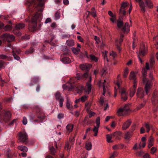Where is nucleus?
I'll use <instances>...</instances> for the list:
<instances>
[{
    "label": "nucleus",
    "mask_w": 158,
    "mask_h": 158,
    "mask_svg": "<svg viewBox=\"0 0 158 158\" xmlns=\"http://www.w3.org/2000/svg\"><path fill=\"white\" fill-rule=\"evenodd\" d=\"M147 70L145 68H143L142 69V73L143 74V81L144 84H145V89L146 94H148L149 92V90L151 88L152 85V81L149 80L146 77V76L147 73Z\"/></svg>",
    "instance_id": "f257e3e1"
},
{
    "label": "nucleus",
    "mask_w": 158,
    "mask_h": 158,
    "mask_svg": "<svg viewBox=\"0 0 158 158\" xmlns=\"http://www.w3.org/2000/svg\"><path fill=\"white\" fill-rule=\"evenodd\" d=\"M42 15L41 13H37L32 18L31 23L34 24L31 28V30L33 31H35L36 29L37 23V22H40L42 19Z\"/></svg>",
    "instance_id": "f03ea898"
},
{
    "label": "nucleus",
    "mask_w": 158,
    "mask_h": 158,
    "mask_svg": "<svg viewBox=\"0 0 158 158\" xmlns=\"http://www.w3.org/2000/svg\"><path fill=\"white\" fill-rule=\"evenodd\" d=\"M138 2L139 5L142 12H144L145 11V5L144 2L142 0H135ZM146 5L149 8L153 7V4L151 0H144Z\"/></svg>",
    "instance_id": "7ed1b4c3"
},
{
    "label": "nucleus",
    "mask_w": 158,
    "mask_h": 158,
    "mask_svg": "<svg viewBox=\"0 0 158 158\" xmlns=\"http://www.w3.org/2000/svg\"><path fill=\"white\" fill-rule=\"evenodd\" d=\"M55 97L56 100L59 101L60 107H62L64 101V98L62 96L61 94L59 92H57L55 94Z\"/></svg>",
    "instance_id": "20e7f679"
},
{
    "label": "nucleus",
    "mask_w": 158,
    "mask_h": 158,
    "mask_svg": "<svg viewBox=\"0 0 158 158\" xmlns=\"http://www.w3.org/2000/svg\"><path fill=\"white\" fill-rule=\"evenodd\" d=\"M2 38L4 40H6L8 42H11L14 41L15 37L12 35L8 34H3L1 36Z\"/></svg>",
    "instance_id": "39448f33"
},
{
    "label": "nucleus",
    "mask_w": 158,
    "mask_h": 158,
    "mask_svg": "<svg viewBox=\"0 0 158 158\" xmlns=\"http://www.w3.org/2000/svg\"><path fill=\"white\" fill-rule=\"evenodd\" d=\"M136 53L137 55L138 54L139 56H144L147 53V50L143 44H140L139 52L137 51Z\"/></svg>",
    "instance_id": "423d86ee"
},
{
    "label": "nucleus",
    "mask_w": 158,
    "mask_h": 158,
    "mask_svg": "<svg viewBox=\"0 0 158 158\" xmlns=\"http://www.w3.org/2000/svg\"><path fill=\"white\" fill-rule=\"evenodd\" d=\"M119 91L121 94V98L123 101H126L127 99V94L124 88H119Z\"/></svg>",
    "instance_id": "0eeeda50"
},
{
    "label": "nucleus",
    "mask_w": 158,
    "mask_h": 158,
    "mask_svg": "<svg viewBox=\"0 0 158 158\" xmlns=\"http://www.w3.org/2000/svg\"><path fill=\"white\" fill-rule=\"evenodd\" d=\"M27 139V135L26 132L19 133V140L22 142H26Z\"/></svg>",
    "instance_id": "6e6552de"
},
{
    "label": "nucleus",
    "mask_w": 158,
    "mask_h": 158,
    "mask_svg": "<svg viewBox=\"0 0 158 158\" xmlns=\"http://www.w3.org/2000/svg\"><path fill=\"white\" fill-rule=\"evenodd\" d=\"M39 2V4L36 7V10L38 12L41 11L42 12L43 10V9L42 8L44 4V0H37Z\"/></svg>",
    "instance_id": "1a4fd4ad"
},
{
    "label": "nucleus",
    "mask_w": 158,
    "mask_h": 158,
    "mask_svg": "<svg viewBox=\"0 0 158 158\" xmlns=\"http://www.w3.org/2000/svg\"><path fill=\"white\" fill-rule=\"evenodd\" d=\"M131 123V121L130 119L127 120L123 123L122 127L123 130H125L127 129L129 127Z\"/></svg>",
    "instance_id": "9d476101"
},
{
    "label": "nucleus",
    "mask_w": 158,
    "mask_h": 158,
    "mask_svg": "<svg viewBox=\"0 0 158 158\" xmlns=\"http://www.w3.org/2000/svg\"><path fill=\"white\" fill-rule=\"evenodd\" d=\"M130 26L128 22H126L123 25L122 30L125 33H128L130 31Z\"/></svg>",
    "instance_id": "9b49d317"
},
{
    "label": "nucleus",
    "mask_w": 158,
    "mask_h": 158,
    "mask_svg": "<svg viewBox=\"0 0 158 158\" xmlns=\"http://www.w3.org/2000/svg\"><path fill=\"white\" fill-rule=\"evenodd\" d=\"M136 95L138 97L140 98H142L143 97L144 91L142 88L139 87L138 88Z\"/></svg>",
    "instance_id": "f8f14e48"
},
{
    "label": "nucleus",
    "mask_w": 158,
    "mask_h": 158,
    "mask_svg": "<svg viewBox=\"0 0 158 158\" xmlns=\"http://www.w3.org/2000/svg\"><path fill=\"white\" fill-rule=\"evenodd\" d=\"M136 73L134 72H131L130 73L129 76V79L130 80H133L134 81V85H135V82H136V85H137V81L136 80Z\"/></svg>",
    "instance_id": "ddd939ff"
},
{
    "label": "nucleus",
    "mask_w": 158,
    "mask_h": 158,
    "mask_svg": "<svg viewBox=\"0 0 158 158\" xmlns=\"http://www.w3.org/2000/svg\"><path fill=\"white\" fill-rule=\"evenodd\" d=\"M136 82H135V85H133L132 88L131 89L130 93V97H132L134 95L135 92L136 88L137 87Z\"/></svg>",
    "instance_id": "4468645a"
},
{
    "label": "nucleus",
    "mask_w": 158,
    "mask_h": 158,
    "mask_svg": "<svg viewBox=\"0 0 158 158\" xmlns=\"http://www.w3.org/2000/svg\"><path fill=\"white\" fill-rule=\"evenodd\" d=\"M154 139L152 136H150L148 139V147L149 148H150L154 145Z\"/></svg>",
    "instance_id": "2eb2a0df"
},
{
    "label": "nucleus",
    "mask_w": 158,
    "mask_h": 158,
    "mask_svg": "<svg viewBox=\"0 0 158 158\" xmlns=\"http://www.w3.org/2000/svg\"><path fill=\"white\" fill-rule=\"evenodd\" d=\"M11 117V114L10 112L7 111L6 112L4 116L3 120L5 122H8L10 119Z\"/></svg>",
    "instance_id": "dca6fc26"
},
{
    "label": "nucleus",
    "mask_w": 158,
    "mask_h": 158,
    "mask_svg": "<svg viewBox=\"0 0 158 158\" xmlns=\"http://www.w3.org/2000/svg\"><path fill=\"white\" fill-rule=\"evenodd\" d=\"M91 67V65L89 64H82L80 66V68L83 70H86L88 71Z\"/></svg>",
    "instance_id": "f3484780"
},
{
    "label": "nucleus",
    "mask_w": 158,
    "mask_h": 158,
    "mask_svg": "<svg viewBox=\"0 0 158 158\" xmlns=\"http://www.w3.org/2000/svg\"><path fill=\"white\" fill-rule=\"evenodd\" d=\"M91 85L90 83H88L85 87V92L87 94H89L91 91Z\"/></svg>",
    "instance_id": "a211bd4d"
},
{
    "label": "nucleus",
    "mask_w": 158,
    "mask_h": 158,
    "mask_svg": "<svg viewBox=\"0 0 158 158\" xmlns=\"http://www.w3.org/2000/svg\"><path fill=\"white\" fill-rule=\"evenodd\" d=\"M113 137H115L116 139H120V136L122 135V133L120 131H117L112 134Z\"/></svg>",
    "instance_id": "6ab92c4d"
},
{
    "label": "nucleus",
    "mask_w": 158,
    "mask_h": 158,
    "mask_svg": "<svg viewBox=\"0 0 158 158\" xmlns=\"http://www.w3.org/2000/svg\"><path fill=\"white\" fill-rule=\"evenodd\" d=\"M117 114L118 116H122L126 114L127 113L122 108H120L118 110Z\"/></svg>",
    "instance_id": "aec40b11"
},
{
    "label": "nucleus",
    "mask_w": 158,
    "mask_h": 158,
    "mask_svg": "<svg viewBox=\"0 0 158 158\" xmlns=\"http://www.w3.org/2000/svg\"><path fill=\"white\" fill-rule=\"evenodd\" d=\"M108 82L106 81V80H104V82L102 83L103 86V93L102 95L103 96L105 95V94L106 90L107 85L108 84Z\"/></svg>",
    "instance_id": "412c9836"
},
{
    "label": "nucleus",
    "mask_w": 158,
    "mask_h": 158,
    "mask_svg": "<svg viewBox=\"0 0 158 158\" xmlns=\"http://www.w3.org/2000/svg\"><path fill=\"white\" fill-rule=\"evenodd\" d=\"M152 104L154 105L156 104L158 102V99L157 98V96L155 93H154L152 95Z\"/></svg>",
    "instance_id": "4be33fe9"
},
{
    "label": "nucleus",
    "mask_w": 158,
    "mask_h": 158,
    "mask_svg": "<svg viewBox=\"0 0 158 158\" xmlns=\"http://www.w3.org/2000/svg\"><path fill=\"white\" fill-rule=\"evenodd\" d=\"M129 4L127 2H122L121 5V8L119 10L120 12L121 13L122 9H125L128 6Z\"/></svg>",
    "instance_id": "5701e85b"
},
{
    "label": "nucleus",
    "mask_w": 158,
    "mask_h": 158,
    "mask_svg": "<svg viewBox=\"0 0 158 158\" xmlns=\"http://www.w3.org/2000/svg\"><path fill=\"white\" fill-rule=\"evenodd\" d=\"M123 18H120L117 21V26L119 28H121L123 24Z\"/></svg>",
    "instance_id": "b1692460"
},
{
    "label": "nucleus",
    "mask_w": 158,
    "mask_h": 158,
    "mask_svg": "<svg viewBox=\"0 0 158 158\" xmlns=\"http://www.w3.org/2000/svg\"><path fill=\"white\" fill-rule=\"evenodd\" d=\"M144 125L147 132H149L151 129L153 128L152 125L148 123H145Z\"/></svg>",
    "instance_id": "393cba45"
},
{
    "label": "nucleus",
    "mask_w": 158,
    "mask_h": 158,
    "mask_svg": "<svg viewBox=\"0 0 158 158\" xmlns=\"http://www.w3.org/2000/svg\"><path fill=\"white\" fill-rule=\"evenodd\" d=\"M132 135V133L127 131L125 133L124 139L126 140H129L131 137Z\"/></svg>",
    "instance_id": "a878e982"
},
{
    "label": "nucleus",
    "mask_w": 158,
    "mask_h": 158,
    "mask_svg": "<svg viewBox=\"0 0 158 158\" xmlns=\"http://www.w3.org/2000/svg\"><path fill=\"white\" fill-rule=\"evenodd\" d=\"M113 137V136L112 134L107 135H106V138L107 142H112L113 141L111 140V139Z\"/></svg>",
    "instance_id": "bb28decb"
},
{
    "label": "nucleus",
    "mask_w": 158,
    "mask_h": 158,
    "mask_svg": "<svg viewBox=\"0 0 158 158\" xmlns=\"http://www.w3.org/2000/svg\"><path fill=\"white\" fill-rule=\"evenodd\" d=\"M25 26L24 24L20 23L16 25L15 29L17 30H20L23 29L25 27Z\"/></svg>",
    "instance_id": "cd10ccee"
},
{
    "label": "nucleus",
    "mask_w": 158,
    "mask_h": 158,
    "mask_svg": "<svg viewBox=\"0 0 158 158\" xmlns=\"http://www.w3.org/2000/svg\"><path fill=\"white\" fill-rule=\"evenodd\" d=\"M73 125L72 124H68L66 127V129L67 131L69 133L71 132L73 128Z\"/></svg>",
    "instance_id": "c85d7f7f"
},
{
    "label": "nucleus",
    "mask_w": 158,
    "mask_h": 158,
    "mask_svg": "<svg viewBox=\"0 0 158 158\" xmlns=\"http://www.w3.org/2000/svg\"><path fill=\"white\" fill-rule=\"evenodd\" d=\"M73 146V145H71L69 143L67 142L66 143L64 147V149L67 150V151H69Z\"/></svg>",
    "instance_id": "c756f323"
},
{
    "label": "nucleus",
    "mask_w": 158,
    "mask_h": 158,
    "mask_svg": "<svg viewBox=\"0 0 158 158\" xmlns=\"http://www.w3.org/2000/svg\"><path fill=\"white\" fill-rule=\"evenodd\" d=\"M66 44L69 46H74V41L71 40H68L66 42Z\"/></svg>",
    "instance_id": "7c9ffc66"
},
{
    "label": "nucleus",
    "mask_w": 158,
    "mask_h": 158,
    "mask_svg": "<svg viewBox=\"0 0 158 158\" xmlns=\"http://www.w3.org/2000/svg\"><path fill=\"white\" fill-rule=\"evenodd\" d=\"M18 148L21 151L23 152H27L28 150L27 147L23 146H19L18 147Z\"/></svg>",
    "instance_id": "2f4dec72"
},
{
    "label": "nucleus",
    "mask_w": 158,
    "mask_h": 158,
    "mask_svg": "<svg viewBox=\"0 0 158 158\" xmlns=\"http://www.w3.org/2000/svg\"><path fill=\"white\" fill-rule=\"evenodd\" d=\"M99 127H98V126H94V128L93 129V131L94 132V135L95 136H96L97 135Z\"/></svg>",
    "instance_id": "473e14b6"
},
{
    "label": "nucleus",
    "mask_w": 158,
    "mask_h": 158,
    "mask_svg": "<svg viewBox=\"0 0 158 158\" xmlns=\"http://www.w3.org/2000/svg\"><path fill=\"white\" fill-rule=\"evenodd\" d=\"M62 61L64 64H68L70 63V60L69 58L67 57H65L63 58L62 59Z\"/></svg>",
    "instance_id": "72a5a7b5"
},
{
    "label": "nucleus",
    "mask_w": 158,
    "mask_h": 158,
    "mask_svg": "<svg viewBox=\"0 0 158 158\" xmlns=\"http://www.w3.org/2000/svg\"><path fill=\"white\" fill-rule=\"evenodd\" d=\"M92 148V143H87L85 145L86 149L88 150H91Z\"/></svg>",
    "instance_id": "f704fd0d"
},
{
    "label": "nucleus",
    "mask_w": 158,
    "mask_h": 158,
    "mask_svg": "<svg viewBox=\"0 0 158 158\" xmlns=\"http://www.w3.org/2000/svg\"><path fill=\"white\" fill-rule=\"evenodd\" d=\"M155 63V60L153 57H152L150 60V65L151 68L152 67Z\"/></svg>",
    "instance_id": "c9c22d12"
},
{
    "label": "nucleus",
    "mask_w": 158,
    "mask_h": 158,
    "mask_svg": "<svg viewBox=\"0 0 158 158\" xmlns=\"http://www.w3.org/2000/svg\"><path fill=\"white\" fill-rule=\"evenodd\" d=\"M67 101L66 103V106L68 109L71 110L72 109V106L69 103V98H67Z\"/></svg>",
    "instance_id": "e433bc0d"
},
{
    "label": "nucleus",
    "mask_w": 158,
    "mask_h": 158,
    "mask_svg": "<svg viewBox=\"0 0 158 158\" xmlns=\"http://www.w3.org/2000/svg\"><path fill=\"white\" fill-rule=\"evenodd\" d=\"M3 29L5 31H10L12 29V26H11L7 25H6L4 28Z\"/></svg>",
    "instance_id": "4c0bfd02"
},
{
    "label": "nucleus",
    "mask_w": 158,
    "mask_h": 158,
    "mask_svg": "<svg viewBox=\"0 0 158 158\" xmlns=\"http://www.w3.org/2000/svg\"><path fill=\"white\" fill-rule=\"evenodd\" d=\"M72 51L76 55H77L78 54L79 52L80 51V49H76L75 48H72Z\"/></svg>",
    "instance_id": "58836bf2"
},
{
    "label": "nucleus",
    "mask_w": 158,
    "mask_h": 158,
    "mask_svg": "<svg viewBox=\"0 0 158 158\" xmlns=\"http://www.w3.org/2000/svg\"><path fill=\"white\" fill-rule=\"evenodd\" d=\"M49 149L51 154L53 155H55L56 152V151L53 147L52 146L51 147H50L49 148Z\"/></svg>",
    "instance_id": "ea45409f"
},
{
    "label": "nucleus",
    "mask_w": 158,
    "mask_h": 158,
    "mask_svg": "<svg viewBox=\"0 0 158 158\" xmlns=\"http://www.w3.org/2000/svg\"><path fill=\"white\" fill-rule=\"evenodd\" d=\"M129 105L128 104H126L122 108L126 113H127L130 110L128 107Z\"/></svg>",
    "instance_id": "a19ab883"
},
{
    "label": "nucleus",
    "mask_w": 158,
    "mask_h": 158,
    "mask_svg": "<svg viewBox=\"0 0 158 158\" xmlns=\"http://www.w3.org/2000/svg\"><path fill=\"white\" fill-rule=\"evenodd\" d=\"M90 58L92 61H94L95 62L98 61V59L95 56L93 55H90Z\"/></svg>",
    "instance_id": "79ce46f5"
},
{
    "label": "nucleus",
    "mask_w": 158,
    "mask_h": 158,
    "mask_svg": "<svg viewBox=\"0 0 158 158\" xmlns=\"http://www.w3.org/2000/svg\"><path fill=\"white\" fill-rule=\"evenodd\" d=\"M39 78L37 76H34L31 78V81L34 83H36L38 81Z\"/></svg>",
    "instance_id": "37998d69"
},
{
    "label": "nucleus",
    "mask_w": 158,
    "mask_h": 158,
    "mask_svg": "<svg viewBox=\"0 0 158 158\" xmlns=\"http://www.w3.org/2000/svg\"><path fill=\"white\" fill-rule=\"evenodd\" d=\"M106 52H107L106 51H105V53H103V58H104V62H107L109 61V60H108V59L107 58V56L106 55Z\"/></svg>",
    "instance_id": "c03bdc74"
},
{
    "label": "nucleus",
    "mask_w": 158,
    "mask_h": 158,
    "mask_svg": "<svg viewBox=\"0 0 158 158\" xmlns=\"http://www.w3.org/2000/svg\"><path fill=\"white\" fill-rule=\"evenodd\" d=\"M60 17V14L59 12L57 11L55 13V19L56 20L59 19Z\"/></svg>",
    "instance_id": "a18cd8bd"
},
{
    "label": "nucleus",
    "mask_w": 158,
    "mask_h": 158,
    "mask_svg": "<svg viewBox=\"0 0 158 158\" xmlns=\"http://www.w3.org/2000/svg\"><path fill=\"white\" fill-rule=\"evenodd\" d=\"M129 73V70L128 68H126L124 70L123 74V77L125 78L127 76V75Z\"/></svg>",
    "instance_id": "49530a36"
},
{
    "label": "nucleus",
    "mask_w": 158,
    "mask_h": 158,
    "mask_svg": "<svg viewBox=\"0 0 158 158\" xmlns=\"http://www.w3.org/2000/svg\"><path fill=\"white\" fill-rule=\"evenodd\" d=\"M91 104L89 102H86L85 104V107L88 111H89V108L91 106Z\"/></svg>",
    "instance_id": "de8ad7c7"
},
{
    "label": "nucleus",
    "mask_w": 158,
    "mask_h": 158,
    "mask_svg": "<svg viewBox=\"0 0 158 158\" xmlns=\"http://www.w3.org/2000/svg\"><path fill=\"white\" fill-rule=\"evenodd\" d=\"M88 96L85 95L81 97L80 98L81 102H83L85 101L87 99Z\"/></svg>",
    "instance_id": "09e8293b"
},
{
    "label": "nucleus",
    "mask_w": 158,
    "mask_h": 158,
    "mask_svg": "<svg viewBox=\"0 0 158 158\" xmlns=\"http://www.w3.org/2000/svg\"><path fill=\"white\" fill-rule=\"evenodd\" d=\"M91 14L94 17L96 16V11L94 7H93L91 9Z\"/></svg>",
    "instance_id": "8fccbe9b"
},
{
    "label": "nucleus",
    "mask_w": 158,
    "mask_h": 158,
    "mask_svg": "<svg viewBox=\"0 0 158 158\" xmlns=\"http://www.w3.org/2000/svg\"><path fill=\"white\" fill-rule=\"evenodd\" d=\"M146 145L145 142H143V143H140L139 144V148L140 149L141 148H144Z\"/></svg>",
    "instance_id": "3c124183"
},
{
    "label": "nucleus",
    "mask_w": 158,
    "mask_h": 158,
    "mask_svg": "<svg viewBox=\"0 0 158 158\" xmlns=\"http://www.w3.org/2000/svg\"><path fill=\"white\" fill-rule=\"evenodd\" d=\"M94 39L96 41V43L97 44H99L100 43V41L99 37H98L97 36H95Z\"/></svg>",
    "instance_id": "603ef678"
},
{
    "label": "nucleus",
    "mask_w": 158,
    "mask_h": 158,
    "mask_svg": "<svg viewBox=\"0 0 158 158\" xmlns=\"http://www.w3.org/2000/svg\"><path fill=\"white\" fill-rule=\"evenodd\" d=\"M110 55L112 56V57L114 58L116 56V53L113 51H111L110 53Z\"/></svg>",
    "instance_id": "864d4df0"
},
{
    "label": "nucleus",
    "mask_w": 158,
    "mask_h": 158,
    "mask_svg": "<svg viewBox=\"0 0 158 158\" xmlns=\"http://www.w3.org/2000/svg\"><path fill=\"white\" fill-rule=\"evenodd\" d=\"M107 72L106 70L105 69H102V71L101 76L104 77L106 74Z\"/></svg>",
    "instance_id": "5fc2aeb1"
},
{
    "label": "nucleus",
    "mask_w": 158,
    "mask_h": 158,
    "mask_svg": "<svg viewBox=\"0 0 158 158\" xmlns=\"http://www.w3.org/2000/svg\"><path fill=\"white\" fill-rule=\"evenodd\" d=\"M100 118L99 117H98L96 120V123L97 126L99 127L100 126Z\"/></svg>",
    "instance_id": "6e6d98bb"
},
{
    "label": "nucleus",
    "mask_w": 158,
    "mask_h": 158,
    "mask_svg": "<svg viewBox=\"0 0 158 158\" xmlns=\"http://www.w3.org/2000/svg\"><path fill=\"white\" fill-rule=\"evenodd\" d=\"M156 150V148L155 147H152L151 149V153L152 154H153Z\"/></svg>",
    "instance_id": "4d7b16f0"
},
{
    "label": "nucleus",
    "mask_w": 158,
    "mask_h": 158,
    "mask_svg": "<svg viewBox=\"0 0 158 158\" xmlns=\"http://www.w3.org/2000/svg\"><path fill=\"white\" fill-rule=\"evenodd\" d=\"M111 17V18L110 19V21L113 23L115 22L116 20V15H115Z\"/></svg>",
    "instance_id": "13d9d810"
},
{
    "label": "nucleus",
    "mask_w": 158,
    "mask_h": 158,
    "mask_svg": "<svg viewBox=\"0 0 158 158\" xmlns=\"http://www.w3.org/2000/svg\"><path fill=\"white\" fill-rule=\"evenodd\" d=\"M23 123L24 125H26L27 123V118L25 117L23 118Z\"/></svg>",
    "instance_id": "bf43d9fd"
},
{
    "label": "nucleus",
    "mask_w": 158,
    "mask_h": 158,
    "mask_svg": "<svg viewBox=\"0 0 158 158\" xmlns=\"http://www.w3.org/2000/svg\"><path fill=\"white\" fill-rule=\"evenodd\" d=\"M136 127V124H134L131 127V133H132V132L135 130Z\"/></svg>",
    "instance_id": "052dcab7"
},
{
    "label": "nucleus",
    "mask_w": 158,
    "mask_h": 158,
    "mask_svg": "<svg viewBox=\"0 0 158 158\" xmlns=\"http://www.w3.org/2000/svg\"><path fill=\"white\" fill-rule=\"evenodd\" d=\"M123 37H124V35H122V34L121 35L120 39L119 40V42L120 44V45L121 44V43L123 41Z\"/></svg>",
    "instance_id": "680f3d73"
},
{
    "label": "nucleus",
    "mask_w": 158,
    "mask_h": 158,
    "mask_svg": "<svg viewBox=\"0 0 158 158\" xmlns=\"http://www.w3.org/2000/svg\"><path fill=\"white\" fill-rule=\"evenodd\" d=\"M64 116V115L62 113H59L58 115V118L59 119L62 118Z\"/></svg>",
    "instance_id": "e2e57ef3"
},
{
    "label": "nucleus",
    "mask_w": 158,
    "mask_h": 158,
    "mask_svg": "<svg viewBox=\"0 0 158 158\" xmlns=\"http://www.w3.org/2000/svg\"><path fill=\"white\" fill-rule=\"evenodd\" d=\"M104 97L103 96H102L100 98V102L101 104H102L104 102Z\"/></svg>",
    "instance_id": "0e129e2a"
},
{
    "label": "nucleus",
    "mask_w": 158,
    "mask_h": 158,
    "mask_svg": "<svg viewBox=\"0 0 158 158\" xmlns=\"http://www.w3.org/2000/svg\"><path fill=\"white\" fill-rule=\"evenodd\" d=\"M143 154V152L142 151H138L136 152V155L139 156H142Z\"/></svg>",
    "instance_id": "69168bd1"
},
{
    "label": "nucleus",
    "mask_w": 158,
    "mask_h": 158,
    "mask_svg": "<svg viewBox=\"0 0 158 158\" xmlns=\"http://www.w3.org/2000/svg\"><path fill=\"white\" fill-rule=\"evenodd\" d=\"M13 55L14 56L15 59L17 60H19L20 59V58L18 56L15 55L14 53H13Z\"/></svg>",
    "instance_id": "338daca9"
},
{
    "label": "nucleus",
    "mask_w": 158,
    "mask_h": 158,
    "mask_svg": "<svg viewBox=\"0 0 158 158\" xmlns=\"http://www.w3.org/2000/svg\"><path fill=\"white\" fill-rule=\"evenodd\" d=\"M33 52V49L32 48H31L29 50L27 51L25 53L27 54L32 53Z\"/></svg>",
    "instance_id": "774afa93"
}]
</instances>
